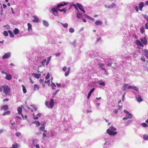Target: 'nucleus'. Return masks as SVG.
<instances>
[{"instance_id": "f257e3e1", "label": "nucleus", "mask_w": 148, "mask_h": 148, "mask_svg": "<svg viewBox=\"0 0 148 148\" xmlns=\"http://www.w3.org/2000/svg\"><path fill=\"white\" fill-rule=\"evenodd\" d=\"M116 130V128L113 126L110 127V130L108 129L107 130V132L109 135H115L117 134V132H113Z\"/></svg>"}, {"instance_id": "f03ea898", "label": "nucleus", "mask_w": 148, "mask_h": 148, "mask_svg": "<svg viewBox=\"0 0 148 148\" xmlns=\"http://www.w3.org/2000/svg\"><path fill=\"white\" fill-rule=\"evenodd\" d=\"M2 88H3V91L5 95H10V89L8 85H3L2 86Z\"/></svg>"}, {"instance_id": "7ed1b4c3", "label": "nucleus", "mask_w": 148, "mask_h": 148, "mask_svg": "<svg viewBox=\"0 0 148 148\" xmlns=\"http://www.w3.org/2000/svg\"><path fill=\"white\" fill-rule=\"evenodd\" d=\"M45 105L48 108H52L54 106V102L53 99H51L49 102L47 101L46 102Z\"/></svg>"}, {"instance_id": "20e7f679", "label": "nucleus", "mask_w": 148, "mask_h": 148, "mask_svg": "<svg viewBox=\"0 0 148 148\" xmlns=\"http://www.w3.org/2000/svg\"><path fill=\"white\" fill-rule=\"evenodd\" d=\"M106 142L104 144L103 148H109L110 146V142L109 138H104Z\"/></svg>"}, {"instance_id": "39448f33", "label": "nucleus", "mask_w": 148, "mask_h": 148, "mask_svg": "<svg viewBox=\"0 0 148 148\" xmlns=\"http://www.w3.org/2000/svg\"><path fill=\"white\" fill-rule=\"evenodd\" d=\"M73 6L75 7V9L77 11V12H76L77 17L78 18V19H82V18L83 17H82V15L79 13V11L77 8V6L75 4L73 5Z\"/></svg>"}, {"instance_id": "423d86ee", "label": "nucleus", "mask_w": 148, "mask_h": 148, "mask_svg": "<svg viewBox=\"0 0 148 148\" xmlns=\"http://www.w3.org/2000/svg\"><path fill=\"white\" fill-rule=\"evenodd\" d=\"M140 40L141 42L144 45H146L147 43V41L145 37H143L140 38Z\"/></svg>"}, {"instance_id": "0eeeda50", "label": "nucleus", "mask_w": 148, "mask_h": 148, "mask_svg": "<svg viewBox=\"0 0 148 148\" xmlns=\"http://www.w3.org/2000/svg\"><path fill=\"white\" fill-rule=\"evenodd\" d=\"M142 16L147 21V22L145 23V27L146 29H148V15L146 14H143Z\"/></svg>"}, {"instance_id": "6e6552de", "label": "nucleus", "mask_w": 148, "mask_h": 148, "mask_svg": "<svg viewBox=\"0 0 148 148\" xmlns=\"http://www.w3.org/2000/svg\"><path fill=\"white\" fill-rule=\"evenodd\" d=\"M10 53L8 52L7 53H5V54L3 56L2 58L3 59H8L10 57Z\"/></svg>"}, {"instance_id": "1a4fd4ad", "label": "nucleus", "mask_w": 148, "mask_h": 148, "mask_svg": "<svg viewBox=\"0 0 148 148\" xmlns=\"http://www.w3.org/2000/svg\"><path fill=\"white\" fill-rule=\"evenodd\" d=\"M68 2H63L62 3H61L59 4H58L57 5V8L58 9H59L61 8L63 6L65 5H66L67 4Z\"/></svg>"}, {"instance_id": "9d476101", "label": "nucleus", "mask_w": 148, "mask_h": 148, "mask_svg": "<svg viewBox=\"0 0 148 148\" xmlns=\"http://www.w3.org/2000/svg\"><path fill=\"white\" fill-rule=\"evenodd\" d=\"M76 4L78 8L80 10L83 12L84 13H85V11L83 9L82 5L81 4L79 3H77Z\"/></svg>"}, {"instance_id": "9b49d317", "label": "nucleus", "mask_w": 148, "mask_h": 148, "mask_svg": "<svg viewBox=\"0 0 148 148\" xmlns=\"http://www.w3.org/2000/svg\"><path fill=\"white\" fill-rule=\"evenodd\" d=\"M127 88L128 89H133L137 91H138V88L136 86H129Z\"/></svg>"}, {"instance_id": "f8f14e48", "label": "nucleus", "mask_w": 148, "mask_h": 148, "mask_svg": "<svg viewBox=\"0 0 148 148\" xmlns=\"http://www.w3.org/2000/svg\"><path fill=\"white\" fill-rule=\"evenodd\" d=\"M145 5L144 3L143 2H141L139 3L138 7L139 10L140 11H142V10L143 8L144 7Z\"/></svg>"}, {"instance_id": "ddd939ff", "label": "nucleus", "mask_w": 148, "mask_h": 148, "mask_svg": "<svg viewBox=\"0 0 148 148\" xmlns=\"http://www.w3.org/2000/svg\"><path fill=\"white\" fill-rule=\"evenodd\" d=\"M132 114H130L129 115H126L125 117L123 118V120L125 121L129 119H130L132 117Z\"/></svg>"}, {"instance_id": "4468645a", "label": "nucleus", "mask_w": 148, "mask_h": 148, "mask_svg": "<svg viewBox=\"0 0 148 148\" xmlns=\"http://www.w3.org/2000/svg\"><path fill=\"white\" fill-rule=\"evenodd\" d=\"M132 114H130L129 115H126L125 117L123 118V120L125 121L129 119H130L132 117Z\"/></svg>"}, {"instance_id": "2eb2a0df", "label": "nucleus", "mask_w": 148, "mask_h": 148, "mask_svg": "<svg viewBox=\"0 0 148 148\" xmlns=\"http://www.w3.org/2000/svg\"><path fill=\"white\" fill-rule=\"evenodd\" d=\"M95 89V88H92L89 91V92H88V95L87 97V99H88L90 96H91V94L92 93L94 92V90Z\"/></svg>"}, {"instance_id": "dca6fc26", "label": "nucleus", "mask_w": 148, "mask_h": 148, "mask_svg": "<svg viewBox=\"0 0 148 148\" xmlns=\"http://www.w3.org/2000/svg\"><path fill=\"white\" fill-rule=\"evenodd\" d=\"M105 7L107 8H113L115 7V4L114 3H112L109 5H105Z\"/></svg>"}, {"instance_id": "f3484780", "label": "nucleus", "mask_w": 148, "mask_h": 148, "mask_svg": "<svg viewBox=\"0 0 148 148\" xmlns=\"http://www.w3.org/2000/svg\"><path fill=\"white\" fill-rule=\"evenodd\" d=\"M41 115L42 114L40 113H38L36 115V116H35V115L34 114H32V115L33 116L34 119L36 120L37 119H38V116L40 117Z\"/></svg>"}, {"instance_id": "a211bd4d", "label": "nucleus", "mask_w": 148, "mask_h": 148, "mask_svg": "<svg viewBox=\"0 0 148 148\" xmlns=\"http://www.w3.org/2000/svg\"><path fill=\"white\" fill-rule=\"evenodd\" d=\"M8 109V106L7 105H5L1 107V110H3L4 111L7 110Z\"/></svg>"}, {"instance_id": "6ab92c4d", "label": "nucleus", "mask_w": 148, "mask_h": 148, "mask_svg": "<svg viewBox=\"0 0 148 148\" xmlns=\"http://www.w3.org/2000/svg\"><path fill=\"white\" fill-rule=\"evenodd\" d=\"M32 76L34 77L37 79L39 78L41 75V74H37L36 73H32Z\"/></svg>"}, {"instance_id": "aec40b11", "label": "nucleus", "mask_w": 148, "mask_h": 148, "mask_svg": "<svg viewBox=\"0 0 148 148\" xmlns=\"http://www.w3.org/2000/svg\"><path fill=\"white\" fill-rule=\"evenodd\" d=\"M136 99L137 101L138 102H140L143 101V99H142V97L140 96L139 95H138V97H137V96H136Z\"/></svg>"}, {"instance_id": "412c9836", "label": "nucleus", "mask_w": 148, "mask_h": 148, "mask_svg": "<svg viewBox=\"0 0 148 148\" xmlns=\"http://www.w3.org/2000/svg\"><path fill=\"white\" fill-rule=\"evenodd\" d=\"M98 54L95 51H92L90 53V57H95V56H96Z\"/></svg>"}, {"instance_id": "4be33fe9", "label": "nucleus", "mask_w": 148, "mask_h": 148, "mask_svg": "<svg viewBox=\"0 0 148 148\" xmlns=\"http://www.w3.org/2000/svg\"><path fill=\"white\" fill-rule=\"evenodd\" d=\"M33 17L34 18V19L32 21L34 23L38 22V19L37 16H34Z\"/></svg>"}, {"instance_id": "5701e85b", "label": "nucleus", "mask_w": 148, "mask_h": 148, "mask_svg": "<svg viewBox=\"0 0 148 148\" xmlns=\"http://www.w3.org/2000/svg\"><path fill=\"white\" fill-rule=\"evenodd\" d=\"M28 31L29 32H31L32 31V25L29 23H27Z\"/></svg>"}, {"instance_id": "b1692460", "label": "nucleus", "mask_w": 148, "mask_h": 148, "mask_svg": "<svg viewBox=\"0 0 148 148\" xmlns=\"http://www.w3.org/2000/svg\"><path fill=\"white\" fill-rule=\"evenodd\" d=\"M102 23V22L100 20L97 21L95 23V24L96 25H101Z\"/></svg>"}, {"instance_id": "393cba45", "label": "nucleus", "mask_w": 148, "mask_h": 148, "mask_svg": "<svg viewBox=\"0 0 148 148\" xmlns=\"http://www.w3.org/2000/svg\"><path fill=\"white\" fill-rule=\"evenodd\" d=\"M144 54L146 57L148 59V50L145 49L144 50Z\"/></svg>"}, {"instance_id": "a878e982", "label": "nucleus", "mask_w": 148, "mask_h": 148, "mask_svg": "<svg viewBox=\"0 0 148 148\" xmlns=\"http://www.w3.org/2000/svg\"><path fill=\"white\" fill-rule=\"evenodd\" d=\"M43 25L46 27H48L49 25L48 23L44 20H43Z\"/></svg>"}, {"instance_id": "bb28decb", "label": "nucleus", "mask_w": 148, "mask_h": 148, "mask_svg": "<svg viewBox=\"0 0 148 148\" xmlns=\"http://www.w3.org/2000/svg\"><path fill=\"white\" fill-rule=\"evenodd\" d=\"M17 110L19 114H21L22 110V107L20 106L18 107L17 109Z\"/></svg>"}, {"instance_id": "cd10ccee", "label": "nucleus", "mask_w": 148, "mask_h": 148, "mask_svg": "<svg viewBox=\"0 0 148 148\" xmlns=\"http://www.w3.org/2000/svg\"><path fill=\"white\" fill-rule=\"evenodd\" d=\"M8 32L10 36L11 37L14 38V36L11 31L8 30Z\"/></svg>"}, {"instance_id": "c85d7f7f", "label": "nucleus", "mask_w": 148, "mask_h": 148, "mask_svg": "<svg viewBox=\"0 0 148 148\" xmlns=\"http://www.w3.org/2000/svg\"><path fill=\"white\" fill-rule=\"evenodd\" d=\"M99 85L104 86H105V83L104 82L102 81L101 80H100L99 81Z\"/></svg>"}, {"instance_id": "c756f323", "label": "nucleus", "mask_w": 148, "mask_h": 148, "mask_svg": "<svg viewBox=\"0 0 148 148\" xmlns=\"http://www.w3.org/2000/svg\"><path fill=\"white\" fill-rule=\"evenodd\" d=\"M18 148V145L17 144H14L12 145V147L10 148H8V147H2L1 148Z\"/></svg>"}, {"instance_id": "7c9ffc66", "label": "nucleus", "mask_w": 148, "mask_h": 148, "mask_svg": "<svg viewBox=\"0 0 148 148\" xmlns=\"http://www.w3.org/2000/svg\"><path fill=\"white\" fill-rule=\"evenodd\" d=\"M143 138L144 140H148V135L146 134L143 135Z\"/></svg>"}, {"instance_id": "2f4dec72", "label": "nucleus", "mask_w": 148, "mask_h": 148, "mask_svg": "<svg viewBox=\"0 0 148 148\" xmlns=\"http://www.w3.org/2000/svg\"><path fill=\"white\" fill-rule=\"evenodd\" d=\"M68 70L67 71H66L65 73V76L66 77H67L68 76L69 73L70 72V67H68L67 69Z\"/></svg>"}, {"instance_id": "473e14b6", "label": "nucleus", "mask_w": 148, "mask_h": 148, "mask_svg": "<svg viewBox=\"0 0 148 148\" xmlns=\"http://www.w3.org/2000/svg\"><path fill=\"white\" fill-rule=\"evenodd\" d=\"M12 78L11 76L10 75L7 74L6 75V76L5 77V79L8 80H10Z\"/></svg>"}, {"instance_id": "72a5a7b5", "label": "nucleus", "mask_w": 148, "mask_h": 148, "mask_svg": "<svg viewBox=\"0 0 148 148\" xmlns=\"http://www.w3.org/2000/svg\"><path fill=\"white\" fill-rule=\"evenodd\" d=\"M133 121V120H129L127 122H126L125 123V125L126 126H127L129 125L132 122V121Z\"/></svg>"}, {"instance_id": "f704fd0d", "label": "nucleus", "mask_w": 148, "mask_h": 148, "mask_svg": "<svg viewBox=\"0 0 148 148\" xmlns=\"http://www.w3.org/2000/svg\"><path fill=\"white\" fill-rule=\"evenodd\" d=\"M39 89V87L37 84H35L34 86V90H38Z\"/></svg>"}, {"instance_id": "c9c22d12", "label": "nucleus", "mask_w": 148, "mask_h": 148, "mask_svg": "<svg viewBox=\"0 0 148 148\" xmlns=\"http://www.w3.org/2000/svg\"><path fill=\"white\" fill-rule=\"evenodd\" d=\"M19 30L17 28H15L13 31V32L14 34L15 35L19 33Z\"/></svg>"}, {"instance_id": "e433bc0d", "label": "nucleus", "mask_w": 148, "mask_h": 148, "mask_svg": "<svg viewBox=\"0 0 148 148\" xmlns=\"http://www.w3.org/2000/svg\"><path fill=\"white\" fill-rule=\"evenodd\" d=\"M102 70L104 71V72L105 73V74L106 75H108V72L106 70V69L104 67H101L100 68Z\"/></svg>"}, {"instance_id": "4c0bfd02", "label": "nucleus", "mask_w": 148, "mask_h": 148, "mask_svg": "<svg viewBox=\"0 0 148 148\" xmlns=\"http://www.w3.org/2000/svg\"><path fill=\"white\" fill-rule=\"evenodd\" d=\"M10 114V112L9 111H7L4 112L3 114V115L4 116L6 115H9Z\"/></svg>"}, {"instance_id": "58836bf2", "label": "nucleus", "mask_w": 148, "mask_h": 148, "mask_svg": "<svg viewBox=\"0 0 148 148\" xmlns=\"http://www.w3.org/2000/svg\"><path fill=\"white\" fill-rule=\"evenodd\" d=\"M67 9L66 8H64L61 9H58V10L60 11V12H64L65 13Z\"/></svg>"}, {"instance_id": "ea45409f", "label": "nucleus", "mask_w": 148, "mask_h": 148, "mask_svg": "<svg viewBox=\"0 0 148 148\" xmlns=\"http://www.w3.org/2000/svg\"><path fill=\"white\" fill-rule=\"evenodd\" d=\"M32 124H35L37 126H39L40 125V123L38 121H34L32 122Z\"/></svg>"}, {"instance_id": "a19ab883", "label": "nucleus", "mask_w": 148, "mask_h": 148, "mask_svg": "<svg viewBox=\"0 0 148 148\" xmlns=\"http://www.w3.org/2000/svg\"><path fill=\"white\" fill-rule=\"evenodd\" d=\"M23 88V90L24 93H26L27 92V90L23 85H22V86Z\"/></svg>"}, {"instance_id": "79ce46f5", "label": "nucleus", "mask_w": 148, "mask_h": 148, "mask_svg": "<svg viewBox=\"0 0 148 148\" xmlns=\"http://www.w3.org/2000/svg\"><path fill=\"white\" fill-rule=\"evenodd\" d=\"M47 60L46 59H44L41 62V63L42 64V65L44 66H45V64Z\"/></svg>"}, {"instance_id": "37998d69", "label": "nucleus", "mask_w": 148, "mask_h": 148, "mask_svg": "<svg viewBox=\"0 0 148 148\" xmlns=\"http://www.w3.org/2000/svg\"><path fill=\"white\" fill-rule=\"evenodd\" d=\"M141 126L145 127H148V125L147 124L145 123H143L141 124Z\"/></svg>"}, {"instance_id": "c03bdc74", "label": "nucleus", "mask_w": 148, "mask_h": 148, "mask_svg": "<svg viewBox=\"0 0 148 148\" xmlns=\"http://www.w3.org/2000/svg\"><path fill=\"white\" fill-rule=\"evenodd\" d=\"M112 62H110V63H109L107 64V65L108 66H111L113 67V66H112ZM113 68L114 69H116V67H113Z\"/></svg>"}, {"instance_id": "a18cd8bd", "label": "nucleus", "mask_w": 148, "mask_h": 148, "mask_svg": "<svg viewBox=\"0 0 148 148\" xmlns=\"http://www.w3.org/2000/svg\"><path fill=\"white\" fill-rule=\"evenodd\" d=\"M97 65L100 68L102 67H104V64L102 63H98Z\"/></svg>"}, {"instance_id": "49530a36", "label": "nucleus", "mask_w": 148, "mask_h": 148, "mask_svg": "<svg viewBox=\"0 0 148 148\" xmlns=\"http://www.w3.org/2000/svg\"><path fill=\"white\" fill-rule=\"evenodd\" d=\"M69 32L71 33H73L75 31L74 29L72 27L70 28L69 29Z\"/></svg>"}, {"instance_id": "de8ad7c7", "label": "nucleus", "mask_w": 148, "mask_h": 148, "mask_svg": "<svg viewBox=\"0 0 148 148\" xmlns=\"http://www.w3.org/2000/svg\"><path fill=\"white\" fill-rule=\"evenodd\" d=\"M61 24L65 28H66L68 26V24L67 23L63 24L62 23H61Z\"/></svg>"}, {"instance_id": "09e8293b", "label": "nucleus", "mask_w": 148, "mask_h": 148, "mask_svg": "<svg viewBox=\"0 0 148 148\" xmlns=\"http://www.w3.org/2000/svg\"><path fill=\"white\" fill-rule=\"evenodd\" d=\"M51 11L53 13V14H54L55 16H56L55 15V12H56V9L55 8H53L51 9Z\"/></svg>"}, {"instance_id": "8fccbe9b", "label": "nucleus", "mask_w": 148, "mask_h": 148, "mask_svg": "<svg viewBox=\"0 0 148 148\" xmlns=\"http://www.w3.org/2000/svg\"><path fill=\"white\" fill-rule=\"evenodd\" d=\"M3 34L4 36H8V32L6 31H5L3 32Z\"/></svg>"}, {"instance_id": "3c124183", "label": "nucleus", "mask_w": 148, "mask_h": 148, "mask_svg": "<svg viewBox=\"0 0 148 148\" xmlns=\"http://www.w3.org/2000/svg\"><path fill=\"white\" fill-rule=\"evenodd\" d=\"M51 59V57H50L48 58L47 61H46V65H48Z\"/></svg>"}, {"instance_id": "603ef678", "label": "nucleus", "mask_w": 148, "mask_h": 148, "mask_svg": "<svg viewBox=\"0 0 148 148\" xmlns=\"http://www.w3.org/2000/svg\"><path fill=\"white\" fill-rule=\"evenodd\" d=\"M145 31L144 28L143 27H141L140 28V32L142 34H143Z\"/></svg>"}, {"instance_id": "864d4df0", "label": "nucleus", "mask_w": 148, "mask_h": 148, "mask_svg": "<svg viewBox=\"0 0 148 148\" xmlns=\"http://www.w3.org/2000/svg\"><path fill=\"white\" fill-rule=\"evenodd\" d=\"M70 43L73 45L75 47V45L77 44H76V40H75L73 42H71Z\"/></svg>"}, {"instance_id": "5fc2aeb1", "label": "nucleus", "mask_w": 148, "mask_h": 148, "mask_svg": "<svg viewBox=\"0 0 148 148\" xmlns=\"http://www.w3.org/2000/svg\"><path fill=\"white\" fill-rule=\"evenodd\" d=\"M49 73L48 72L47 73L46 76L45 77V79L46 80L48 79L49 78Z\"/></svg>"}, {"instance_id": "6e6d98bb", "label": "nucleus", "mask_w": 148, "mask_h": 148, "mask_svg": "<svg viewBox=\"0 0 148 148\" xmlns=\"http://www.w3.org/2000/svg\"><path fill=\"white\" fill-rule=\"evenodd\" d=\"M16 135L17 137H19L21 135V134L19 132H16Z\"/></svg>"}, {"instance_id": "4d7b16f0", "label": "nucleus", "mask_w": 148, "mask_h": 148, "mask_svg": "<svg viewBox=\"0 0 148 148\" xmlns=\"http://www.w3.org/2000/svg\"><path fill=\"white\" fill-rule=\"evenodd\" d=\"M128 86L127 84H124L123 86V88L124 90H126V87Z\"/></svg>"}, {"instance_id": "13d9d810", "label": "nucleus", "mask_w": 148, "mask_h": 148, "mask_svg": "<svg viewBox=\"0 0 148 148\" xmlns=\"http://www.w3.org/2000/svg\"><path fill=\"white\" fill-rule=\"evenodd\" d=\"M124 112L126 114H127L126 115H129L130 114H131V113H130L129 112H128V111L126 110H124Z\"/></svg>"}, {"instance_id": "bf43d9fd", "label": "nucleus", "mask_w": 148, "mask_h": 148, "mask_svg": "<svg viewBox=\"0 0 148 148\" xmlns=\"http://www.w3.org/2000/svg\"><path fill=\"white\" fill-rule=\"evenodd\" d=\"M134 9L135 10L136 12H138V7L137 5H135L134 7Z\"/></svg>"}, {"instance_id": "052dcab7", "label": "nucleus", "mask_w": 148, "mask_h": 148, "mask_svg": "<svg viewBox=\"0 0 148 148\" xmlns=\"http://www.w3.org/2000/svg\"><path fill=\"white\" fill-rule=\"evenodd\" d=\"M141 42L139 40H137L136 41V43L137 45H139Z\"/></svg>"}, {"instance_id": "680f3d73", "label": "nucleus", "mask_w": 148, "mask_h": 148, "mask_svg": "<svg viewBox=\"0 0 148 148\" xmlns=\"http://www.w3.org/2000/svg\"><path fill=\"white\" fill-rule=\"evenodd\" d=\"M59 90H57L55 92H54L52 94L53 97H54L55 95H56L57 93L58 92Z\"/></svg>"}, {"instance_id": "e2e57ef3", "label": "nucleus", "mask_w": 148, "mask_h": 148, "mask_svg": "<svg viewBox=\"0 0 148 148\" xmlns=\"http://www.w3.org/2000/svg\"><path fill=\"white\" fill-rule=\"evenodd\" d=\"M10 124L12 125H14L15 124V122L14 121H13L12 120H11L10 121Z\"/></svg>"}, {"instance_id": "0e129e2a", "label": "nucleus", "mask_w": 148, "mask_h": 148, "mask_svg": "<svg viewBox=\"0 0 148 148\" xmlns=\"http://www.w3.org/2000/svg\"><path fill=\"white\" fill-rule=\"evenodd\" d=\"M101 38V37H99L97 38L96 40V42H98L100 41Z\"/></svg>"}, {"instance_id": "69168bd1", "label": "nucleus", "mask_w": 148, "mask_h": 148, "mask_svg": "<svg viewBox=\"0 0 148 148\" xmlns=\"http://www.w3.org/2000/svg\"><path fill=\"white\" fill-rule=\"evenodd\" d=\"M62 69L65 72L67 70V67L66 66H64L63 68Z\"/></svg>"}, {"instance_id": "338daca9", "label": "nucleus", "mask_w": 148, "mask_h": 148, "mask_svg": "<svg viewBox=\"0 0 148 148\" xmlns=\"http://www.w3.org/2000/svg\"><path fill=\"white\" fill-rule=\"evenodd\" d=\"M37 140L36 139H34L33 140H32V143L34 145H35V143L36 142Z\"/></svg>"}, {"instance_id": "774afa93", "label": "nucleus", "mask_w": 148, "mask_h": 148, "mask_svg": "<svg viewBox=\"0 0 148 148\" xmlns=\"http://www.w3.org/2000/svg\"><path fill=\"white\" fill-rule=\"evenodd\" d=\"M45 126H42L39 129V130H41V131H43V130H44L45 129Z\"/></svg>"}]
</instances>
